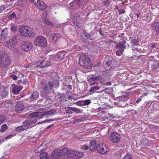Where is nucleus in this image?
Instances as JSON below:
<instances>
[{"label":"nucleus","mask_w":159,"mask_h":159,"mask_svg":"<svg viewBox=\"0 0 159 159\" xmlns=\"http://www.w3.org/2000/svg\"><path fill=\"white\" fill-rule=\"evenodd\" d=\"M58 82L57 80L54 81H49L47 83L45 80H42L40 82V87L41 89L47 93H50L53 89V87L56 86L57 87Z\"/></svg>","instance_id":"f257e3e1"},{"label":"nucleus","mask_w":159,"mask_h":159,"mask_svg":"<svg viewBox=\"0 0 159 159\" xmlns=\"http://www.w3.org/2000/svg\"><path fill=\"white\" fill-rule=\"evenodd\" d=\"M62 151V154L65 159L73 158L75 157H79L80 155L82 156L83 155V153L72 149H68L66 148H64Z\"/></svg>","instance_id":"f03ea898"},{"label":"nucleus","mask_w":159,"mask_h":159,"mask_svg":"<svg viewBox=\"0 0 159 159\" xmlns=\"http://www.w3.org/2000/svg\"><path fill=\"white\" fill-rule=\"evenodd\" d=\"M18 31L22 36L25 37L33 38L35 35L34 30L31 28L26 26H20Z\"/></svg>","instance_id":"7ed1b4c3"},{"label":"nucleus","mask_w":159,"mask_h":159,"mask_svg":"<svg viewBox=\"0 0 159 159\" xmlns=\"http://www.w3.org/2000/svg\"><path fill=\"white\" fill-rule=\"evenodd\" d=\"M11 63L10 57L3 52H0V67H7Z\"/></svg>","instance_id":"20e7f679"},{"label":"nucleus","mask_w":159,"mask_h":159,"mask_svg":"<svg viewBox=\"0 0 159 159\" xmlns=\"http://www.w3.org/2000/svg\"><path fill=\"white\" fill-rule=\"evenodd\" d=\"M79 63L80 66L85 68L89 69L90 67V60L87 56H81L79 58Z\"/></svg>","instance_id":"39448f33"},{"label":"nucleus","mask_w":159,"mask_h":159,"mask_svg":"<svg viewBox=\"0 0 159 159\" xmlns=\"http://www.w3.org/2000/svg\"><path fill=\"white\" fill-rule=\"evenodd\" d=\"M34 43L36 45L43 47H46L47 45L46 39L42 35L37 36L34 39Z\"/></svg>","instance_id":"423d86ee"},{"label":"nucleus","mask_w":159,"mask_h":159,"mask_svg":"<svg viewBox=\"0 0 159 159\" xmlns=\"http://www.w3.org/2000/svg\"><path fill=\"white\" fill-rule=\"evenodd\" d=\"M33 48L32 43L29 41H24L21 45V48L23 51H28Z\"/></svg>","instance_id":"0eeeda50"},{"label":"nucleus","mask_w":159,"mask_h":159,"mask_svg":"<svg viewBox=\"0 0 159 159\" xmlns=\"http://www.w3.org/2000/svg\"><path fill=\"white\" fill-rule=\"evenodd\" d=\"M96 149L98 152L102 154H104L109 151V149L103 144H99L96 146Z\"/></svg>","instance_id":"6e6552de"},{"label":"nucleus","mask_w":159,"mask_h":159,"mask_svg":"<svg viewBox=\"0 0 159 159\" xmlns=\"http://www.w3.org/2000/svg\"><path fill=\"white\" fill-rule=\"evenodd\" d=\"M61 37V35L59 33H52L49 35V39L50 42L55 43Z\"/></svg>","instance_id":"1a4fd4ad"},{"label":"nucleus","mask_w":159,"mask_h":159,"mask_svg":"<svg viewBox=\"0 0 159 159\" xmlns=\"http://www.w3.org/2000/svg\"><path fill=\"white\" fill-rule=\"evenodd\" d=\"M110 137L111 141L113 143H115L119 142L120 139V134L116 132L112 133Z\"/></svg>","instance_id":"9d476101"},{"label":"nucleus","mask_w":159,"mask_h":159,"mask_svg":"<svg viewBox=\"0 0 159 159\" xmlns=\"http://www.w3.org/2000/svg\"><path fill=\"white\" fill-rule=\"evenodd\" d=\"M16 43L17 41L16 38L15 37H13L7 41L5 46L8 48H11L12 47L15 46Z\"/></svg>","instance_id":"9b49d317"},{"label":"nucleus","mask_w":159,"mask_h":159,"mask_svg":"<svg viewBox=\"0 0 159 159\" xmlns=\"http://www.w3.org/2000/svg\"><path fill=\"white\" fill-rule=\"evenodd\" d=\"M66 55L65 52H61L58 53V54L53 57V60L55 61H60Z\"/></svg>","instance_id":"f8f14e48"},{"label":"nucleus","mask_w":159,"mask_h":159,"mask_svg":"<svg viewBox=\"0 0 159 159\" xmlns=\"http://www.w3.org/2000/svg\"><path fill=\"white\" fill-rule=\"evenodd\" d=\"M70 10L73 11L79 8L80 7V4L78 3L76 0H74L70 3Z\"/></svg>","instance_id":"ddd939ff"},{"label":"nucleus","mask_w":159,"mask_h":159,"mask_svg":"<svg viewBox=\"0 0 159 159\" xmlns=\"http://www.w3.org/2000/svg\"><path fill=\"white\" fill-rule=\"evenodd\" d=\"M24 108V105L21 102H19L15 106V111L17 112L21 113Z\"/></svg>","instance_id":"4468645a"},{"label":"nucleus","mask_w":159,"mask_h":159,"mask_svg":"<svg viewBox=\"0 0 159 159\" xmlns=\"http://www.w3.org/2000/svg\"><path fill=\"white\" fill-rule=\"evenodd\" d=\"M23 88V86L21 85H14L12 90V92L14 94L16 95L19 93V92Z\"/></svg>","instance_id":"2eb2a0df"},{"label":"nucleus","mask_w":159,"mask_h":159,"mask_svg":"<svg viewBox=\"0 0 159 159\" xmlns=\"http://www.w3.org/2000/svg\"><path fill=\"white\" fill-rule=\"evenodd\" d=\"M57 113V111L56 109H52L47 111L44 112L39 118L41 119L43 117L45 116L50 115H54Z\"/></svg>","instance_id":"dca6fc26"},{"label":"nucleus","mask_w":159,"mask_h":159,"mask_svg":"<svg viewBox=\"0 0 159 159\" xmlns=\"http://www.w3.org/2000/svg\"><path fill=\"white\" fill-rule=\"evenodd\" d=\"M61 151L59 150H55L52 153V158L56 159L60 158L61 156Z\"/></svg>","instance_id":"f3484780"},{"label":"nucleus","mask_w":159,"mask_h":159,"mask_svg":"<svg viewBox=\"0 0 159 159\" xmlns=\"http://www.w3.org/2000/svg\"><path fill=\"white\" fill-rule=\"evenodd\" d=\"M79 15L78 13H75L72 19V23L75 26H77L80 23L78 18Z\"/></svg>","instance_id":"a211bd4d"},{"label":"nucleus","mask_w":159,"mask_h":159,"mask_svg":"<svg viewBox=\"0 0 159 159\" xmlns=\"http://www.w3.org/2000/svg\"><path fill=\"white\" fill-rule=\"evenodd\" d=\"M8 33L7 29H3L1 34V38L2 40L4 41L8 37Z\"/></svg>","instance_id":"6ab92c4d"},{"label":"nucleus","mask_w":159,"mask_h":159,"mask_svg":"<svg viewBox=\"0 0 159 159\" xmlns=\"http://www.w3.org/2000/svg\"><path fill=\"white\" fill-rule=\"evenodd\" d=\"M150 143L148 140L146 138L142 139L140 142V145L143 146H149Z\"/></svg>","instance_id":"aec40b11"},{"label":"nucleus","mask_w":159,"mask_h":159,"mask_svg":"<svg viewBox=\"0 0 159 159\" xmlns=\"http://www.w3.org/2000/svg\"><path fill=\"white\" fill-rule=\"evenodd\" d=\"M35 4L36 5L39 9L42 10H43L46 7V6L45 5L44 3L42 1L40 2V0Z\"/></svg>","instance_id":"412c9836"},{"label":"nucleus","mask_w":159,"mask_h":159,"mask_svg":"<svg viewBox=\"0 0 159 159\" xmlns=\"http://www.w3.org/2000/svg\"><path fill=\"white\" fill-rule=\"evenodd\" d=\"M153 29L156 31V34L159 35V22H156L152 25Z\"/></svg>","instance_id":"4be33fe9"},{"label":"nucleus","mask_w":159,"mask_h":159,"mask_svg":"<svg viewBox=\"0 0 159 159\" xmlns=\"http://www.w3.org/2000/svg\"><path fill=\"white\" fill-rule=\"evenodd\" d=\"M126 43V41L124 40L123 42H121L120 44L116 45V48L118 49H120L121 50H123L124 51L125 48V46Z\"/></svg>","instance_id":"5701e85b"},{"label":"nucleus","mask_w":159,"mask_h":159,"mask_svg":"<svg viewBox=\"0 0 159 159\" xmlns=\"http://www.w3.org/2000/svg\"><path fill=\"white\" fill-rule=\"evenodd\" d=\"M51 61V60H49L48 59H47L46 58L45 59H44L43 61L40 62V64L41 65L43 64V65L42 66V67H43L49 66L50 65V62Z\"/></svg>","instance_id":"b1692460"},{"label":"nucleus","mask_w":159,"mask_h":159,"mask_svg":"<svg viewBox=\"0 0 159 159\" xmlns=\"http://www.w3.org/2000/svg\"><path fill=\"white\" fill-rule=\"evenodd\" d=\"M37 121V120L35 119L32 120V119H30L28 120H26L23 123V125H26L28 126L31 125L35 123Z\"/></svg>","instance_id":"393cba45"},{"label":"nucleus","mask_w":159,"mask_h":159,"mask_svg":"<svg viewBox=\"0 0 159 159\" xmlns=\"http://www.w3.org/2000/svg\"><path fill=\"white\" fill-rule=\"evenodd\" d=\"M40 159H51L50 156L46 152H43L40 154Z\"/></svg>","instance_id":"a878e982"},{"label":"nucleus","mask_w":159,"mask_h":159,"mask_svg":"<svg viewBox=\"0 0 159 159\" xmlns=\"http://www.w3.org/2000/svg\"><path fill=\"white\" fill-rule=\"evenodd\" d=\"M96 146L95 141H92L90 142L89 148L91 151H94L96 148Z\"/></svg>","instance_id":"bb28decb"},{"label":"nucleus","mask_w":159,"mask_h":159,"mask_svg":"<svg viewBox=\"0 0 159 159\" xmlns=\"http://www.w3.org/2000/svg\"><path fill=\"white\" fill-rule=\"evenodd\" d=\"M39 94L38 92L36 91H34L31 93L30 96V98L31 99L36 100L38 98Z\"/></svg>","instance_id":"cd10ccee"},{"label":"nucleus","mask_w":159,"mask_h":159,"mask_svg":"<svg viewBox=\"0 0 159 159\" xmlns=\"http://www.w3.org/2000/svg\"><path fill=\"white\" fill-rule=\"evenodd\" d=\"M28 127L26 125H23L17 127L16 129V131H22L27 129Z\"/></svg>","instance_id":"c85d7f7f"},{"label":"nucleus","mask_w":159,"mask_h":159,"mask_svg":"<svg viewBox=\"0 0 159 159\" xmlns=\"http://www.w3.org/2000/svg\"><path fill=\"white\" fill-rule=\"evenodd\" d=\"M80 6L82 7H84L87 2L88 0H76Z\"/></svg>","instance_id":"c756f323"},{"label":"nucleus","mask_w":159,"mask_h":159,"mask_svg":"<svg viewBox=\"0 0 159 159\" xmlns=\"http://www.w3.org/2000/svg\"><path fill=\"white\" fill-rule=\"evenodd\" d=\"M100 88V87L99 86H94L90 88L89 90V92L92 93L91 94H93V93L95 92V91L98 90Z\"/></svg>","instance_id":"7c9ffc66"},{"label":"nucleus","mask_w":159,"mask_h":159,"mask_svg":"<svg viewBox=\"0 0 159 159\" xmlns=\"http://www.w3.org/2000/svg\"><path fill=\"white\" fill-rule=\"evenodd\" d=\"M127 95H128L126 94L124 95L118 97L116 98V100L119 102L124 101L125 99L127 98Z\"/></svg>","instance_id":"2f4dec72"},{"label":"nucleus","mask_w":159,"mask_h":159,"mask_svg":"<svg viewBox=\"0 0 159 159\" xmlns=\"http://www.w3.org/2000/svg\"><path fill=\"white\" fill-rule=\"evenodd\" d=\"M40 112H33L30 114V116L31 117H38L40 116H41L40 115Z\"/></svg>","instance_id":"473e14b6"},{"label":"nucleus","mask_w":159,"mask_h":159,"mask_svg":"<svg viewBox=\"0 0 159 159\" xmlns=\"http://www.w3.org/2000/svg\"><path fill=\"white\" fill-rule=\"evenodd\" d=\"M68 109H70L77 113H80L81 112V110L75 107H69Z\"/></svg>","instance_id":"72a5a7b5"},{"label":"nucleus","mask_w":159,"mask_h":159,"mask_svg":"<svg viewBox=\"0 0 159 159\" xmlns=\"http://www.w3.org/2000/svg\"><path fill=\"white\" fill-rule=\"evenodd\" d=\"M7 126L5 124L2 125L1 126V128L0 131L2 132H4L7 129Z\"/></svg>","instance_id":"f704fd0d"},{"label":"nucleus","mask_w":159,"mask_h":159,"mask_svg":"<svg viewBox=\"0 0 159 159\" xmlns=\"http://www.w3.org/2000/svg\"><path fill=\"white\" fill-rule=\"evenodd\" d=\"M131 42L133 44V46H137L138 45V42L136 39H132Z\"/></svg>","instance_id":"c9c22d12"},{"label":"nucleus","mask_w":159,"mask_h":159,"mask_svg":"<svg viewBox=\"0 0 159 159\" xmlns=\"http://www.w3.org/2000/svg\"><path fill=\"white\" fill-rule=\"evenodd\" d=\"M44 22L45 23V24L47 25L52 26L53 25V24L51 22L49 21L47 19H45V20H44Z\"/></svg>","instance_id":"e433bc0d"},{"label":"nucleus","mask_w":159,"mask_h":159,"mask_svg":"<svg viewBox=\"0 0 159 159\" xmlns=\"http://www.w3.org/2000/svg\"><path fill=\"white\" fill-rule=\"evenodd\" d=\"M118 11H119V14H124L125 11V9L123 7H122L121 8H119L118 9Z\"/></svg>","instance_id":"4c0bfd02"},{"label":"nucleus","mask_w":159,"mask_h":159,"mask_svg":"<svg viewBox=\"0 0 159 159\" xmlns=\"http://www.w3.org/2000/svg\"><path fill=\"white\" fill-rule=\"evenodd\" d=\"M103 4L105 6L107 7L109 4V2L108 0H104L102 1Z\"/></svg>","instance_id":"58836bf2"},{"label":"nucleus","mask_w":159,"mask_h":159,"mask_svg":"<svg viewBox=\"0 0 159 159\" xmlns=\"http://www.w3.org/2000/svg\"><path fill=\"white\" fill-rule=\"evenodd\" d=\"M47 15V12L46 11H43V14L42 15V17L43 18V21L45 20V19H46L45 17H46Z\"/></svg>","instance_id":"ea45409f"},{"label":"nucleus","mask_w":159,"mask_h":159,"mask_svg":"<svg viewBox=\"0 0 159 159\" xmlns=\"http://www.w3.org/2000/svg\"><path fill=\"white\" fill-rule=\"evenodd\" d=\"M123 159H132V157L129 154H126Z\"/></svg>","instance_id":"a19ab883"},{"label":"nucleus","mask_w":159,"mask_h":159,"mask_svg":"<svg viewBox=\"0 0 159 159\" xmlns=\"http://www.w3.org/2000/svg\"><path fill=\"white\" fill-rule=\"evenodd\" d=\"M124 51L123 50H117L116 51V54L118 56H120L123 54Z\"/></svg>","instance_id":"79ce46f5"},{"label":"nucleus","mask_w":159,"mask_h":159,"mask_svg":"<svg viewBox=\"0 0 159 159\" xmlns=\"http://www.w3.org/2000/svg\"><path fill=\"white\" fill-rule=\"evenodd\" d=\"M83 101L84 105H88L90 103V100L89 99L85 100Z\"/></svg>","instance_id":"37998d69"},{"label":"nucleus","mask_w":159,"mask_h":159,"mask_svg":"<svg viewBox=\"0 0 159 159\" xmlns=\"http://www.w3.org/2000/svg\"><path fill=\"white\" fill-rule=\"evenodd\" d=\"M5 120L4 117L2 116H0V125L3 123Z\"/></svg>","instance_id":"c03bdc74"},{"label":"nucleus","mask_w":159,"mask_h":159,"mask_svg":"<svg viewBox=\"0 0 159 159\" xmlns=\"http://www.w3.org/2000/svg\"><path fill=\"white\" fill-rule=\"evenodd\" d=\"M97 79V77H92L90 78H89L88 79V80L90 82V81H92L95 80Z\"/></svg>","instance_id":"a18cd8bd"},{"label":"nucleus","mask_w":159,"mask_h":159,"mask_svg":"<svg viewBox=\"0 0 159 159\" xmlns=\"http://www.w3.org/2000/svg\"><path fill=\"white\" fill-rule=\"evenodd\" d=\"M54 120L53 119H48V120H44L41 122H39L38 123L39 124L40 123H45V122H47V121H49V122L52 121H53Z\"/></svg>","instance_id":"49530a36"},{"label":"nucleus","mask_w":159,"mask_h":159,"mask_svg":"<svg viewBox=\"0 0 159 159\" xmlns=\"http://www.w3.org/2000/svg\"><path fill=\"white\" fill-rule=\"evenodd\" d=\"M16 16V14L14 12L12 13V14H11L9 15L8 16V17L10 19H11L14 17H15Z\"/></svg>","instance_id":"de8ad7c7"},{"label":"nucleus","mask_w":159,"mask_h":159,"mask_svg":"<svg viewBox=\"0 0 159 159\" xmlns=\"http://www.w3.org/2000/svg\"><path fill=\"white\" fill-rule=\"evenodd\" d=\"M76 104L77 105L80 106L84 105V103L83 101L80 102H76Z\"/></svg>","instance_id":"09e8293b"},{"label":"nucleus","mask_w":159,"mask_h":159,"mask_svg":"<svg viewBox=\"0 0 159 159\" xmlns=\"http://www.w3.org/2000/svg\"><path fill=\"white\" fill-rule=\"evenodd\" d=\"M111 61H107L106 62V64L107 67H109L111 64Z\"/></svg>","instance_id":"8fccbe9b"},{"label":"nucleus","mask_w":159,"mask_h":159,"mask_svg":"<svg viewBox=\"0 0 159 159\" xmlns=\"http://www.w3.org/2000/svg\"><path fill=\"white\" fill-rule=\"evenodd\" d=\"M10 76L14 80H16L17 79V77L16 75H10Z\"/></svg>","instance_id":"3c124183"},{"label":"nucleus","mask_w":159,"mask_h":159,"mask_svg":"<svg viewBox=\"0 0 159 159\" xmlns=\"http://www.w3.org/2000/svg\"><path fill=\"white\" fill-rule=\"evenodd\" d=\"M10 29L12 31H15L16 29V27L15 26H12L10 28Z\"/></svg>","instance_id":"603ef678"},{"label":"nucleus","mask_w":159,"mask_h":159,"mask_svg":"<svg viewBox=\"0 0 159 159\" xmlns=\"http://www.w3.org/2000/svg\"><path fill=\"white\" fill-rule=\"evenodd\" d=\"M81 148L83 149L87 150L88 149L89 147L85 145H84Z\"/></svg>","instance_id":"864d4df0"},{"label":"nucleus","mask_w":159,"mask_h":159,"mask_svg":"<svg viewBox=\"0 0 159 159\" xmlns=\"http://www.w3.org/2000/svg\"><path fill=\"white\" fill-rule=\"evenodd\" d=\"M5 8L4 6H2L0 7V13L2 12Z\"/></svg>","instance_id":"5fc2aeb1"},{"label":"nucleus","mask_w":159,"mask_h":159,"mask_svg":"<svg viewBox=\"0 0 159 159\" xmlns=\"http://www.w3.org/2000/svg\"><path fill=\"white\" fill-rule=\"evenodd\" d=\"M16 75L19 76L21 75V76H22V74L20 73L19 71H17L16 73Z\"/></svg>","instance_id":"6e6d98bb"},{"label":"nucleus","mask_w":159,"mask_h":159,"mask_svg":"<svg viewBox=\"0 0 159 159\" xmlns=\"http://www.w3.org/2000/svg\"><path fill=\"white\" fill-rule=\"evenodd\" d=\"M142 99V97H139V98H137V100H136V103H139V102Z\"/></svg>","instance_id":"4d7b16f0"},{"label":"nucleus","mask_w":159,"mask_h":159,"mask_svg":"<svg viewBox=\"0 0 159 159\" xmlns=\"http://www.w3.org/2000/svg\"><path fill=\"white\" fill-rule=\"evenodd\" d=\"M27 84H28L27 80L25 79L23 81V85H26Z\"/></svg>","instance_id":"13d9d810"},{"label":"nucleus","mask_w":159,"mask_h":159,"mask_svg":"<svg viewBox=\"0 0 159 159\" xmlns=\"http://www.w3.org/2000/svg\"><path fill=\"white\" fill-rule=\"evenodd\" d=\"M101 64L100 62H98L97 64L94 67H99L100 66Z\"/></svg>","instance_id":"bf43d9fd"},{"label":"nucleus","mask_w":159,"mask_h":159,"mask_svg":"<svg viewBox=\"0 0 159 159\" xmlns=\"http://www.w3.org/2000/svg\"><path fill=\"white\" fill-rule=\"evenodd\" d=\"M95 83H96V82H91L90 83L89 85L90 86H93V85H94Z\"/></svg>","instance_id":"052dcab7"},{"label":"nucleus","mask_w":159,"mask_h":159,"mask_svg":"<svg viewBox=\"0 0 159 159\" xmlns=\"http://www.w3.org/2000/svg\"><path fill=\"white\" fill-rule=\"evenodd\" d=\"M86 37L87 38H89L90 39H91L90 38V35L89 34H87L85 35Z\"/></svg>","instance_id":"680f3d73"},{"label":"nucleus","mask_w":159,"mask_h":159,"mask_svg":"<svg viewBox=\"0 0 159 159\" xmlns=\"http://www.w3.org/2000/svg\"><path fill=\"white\" fill-rule=\"evenodd\" d=\"M156 47V46L154 44H152L151 46V47H152V48H155Z\"/></svg>","instance_id":"e2e57ef3"},{"label":"nucleus","mask_w":159,"mask_h":159,"mask_svg":"<svg viewBox=\"0 0 159 159\" xmlns=\"http://www.w3.org/2000/svg\"><path fill=\"white\" fill-rule=\"evenodd\" d=\"M53 125H49V126H47L46 128L47 129H48L49 128H50L52 127L53 126Z\"/></svg>","instance_id":"0e129e2a"},{"label":"nucleus","mask_w":159,"mask_h":159,"mask_svg":"<svg viewBox=\"0 0 159 159\" xmlns=\"http://www.w3.org/2000/svg\"><path fill=\"white\" fill-rule=\"evenodd\" d=\"M30 65H26V66H25V68H28L30 67Z\"/></svg>","instance_id":"69168bd1"},{"label":"nucleus","mask_w":159,"mask_h":159,"mask_svg":"<svg viewBox=\"0 0 159 159\" xmlns=\"http://www.w3.org/2000/svg\"><path fill=\"white\" fill-rule=\"evenodd\" d=\"M137 18H139V17L140 16V14H137L136 15Z\"/></svg>","instance_id":"338daca9"},{"label":"nucleus","mask_w":159,"mask_h":159,"mask_svg":"<svg viewBox=\"0 0 159 159\" xmlns=\"http://www.w3.org/2000/svg\"><path fill=\"white\" fill-rule=\"evenodd\" d=\"M11 136H12L11 135H10V136H8L7 137V139H8L9 138H11Z\"/></svg>","instance_id":"774afa93"}]
</instances>
